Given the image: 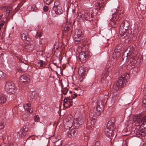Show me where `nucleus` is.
<instances>
[{"label":"nucleus","mask_w":146,"mask_h":146,"mask_svg":"<svg viewBox=\"0 0 146 146\" xmlns=\"http://www.w3.org/2000/svg\"><path fill=\"white\" fill-rule=\"evenodd\" d=\"M128 51L127 53L126 60L127 64L130 65V66H132V68L134 66V64L135 62V60L137 58V52L135 51V48L134 46H129L127 49Z\"/></svg>","instance_id":"obj_1"},{"label":"nucleus","mask_w":146,"mask_h":146,"mask_svg":"<svg viewBox=\"0 0 146 146\" xmlns=\"http://www.w3.org/2000/svg\"><path fill=\"white\" fill-rule=\"evenodd\" d=\"M129 78V75L128 74L122 75L119 80L115 83L113 87V89L117 91L119 89L120 86H124L128 82Z\"/></svg>","instance_id":"obj_2"},{"label":"nucleus","mask_w":146,"mask_h":146,"mask_svg":"<svg viewBox=\"0 0 146 146\" xmlns=\"http://www.w3.org/2000/svg\"><path fill=\"white\" fill-rule=\"evenodd\" d=\"M115 119L114 118H111L108 121L107 125V127L105 131V134L108 137L111 136L113 135V130L114 129Z\"/></svg>","instance_id":"obj_3"},{"label":"nucleus","mask_w":146,"mask_h":146,"mask_svg":"<svg viewBox=\"0 0 146 146\" xmlns=\"http://www.w3.org/2000/svg\"><path fill=\"white\" fill-rule=\"evenodd\" d=\"M78 21H82L85 20L90 21L92 20V15L87 11H82L78 14L77 17Z\"/></svg>","instance_id":"obj_4"},{"label":"nucleus","mask_w":146,"mask_h":146,"mask_svg":"<svg viewBox=\"0 0 146 146\" xmlns=\"http://www.w3.org/2000/svg\"><path fill=\"white\" fill-rule=\"evenodd\" d=\"M129 23L126 21H123L121 24L119 34L123 38L125 37L127 35V31L129 27Z\"/></svg>","instance_id":"obj_5"},{"label":"nucleus","mask_w":146,"mask_h":146,"mask_svg":"<svg viewBox=\"0 0 146 146\" xmlns=\"http://www.w3.org/2000/svg\"><path fill=\"white\" fill-rule=\"evenodd\" d=\"M84 119L81 117L76 118L72 120L73 122L70 121H66V124L68 125L69 128L71 127L72 123H74L77 127H78L80 125H82L84 123Z\"/></svg>","instance_id":"obj_6"},{"label":"nucleus","mask_w":146,"mask_h":146,"mask_svg":"<svg viewBox=\"0 0 146 146\" xmlns=\"http://www.w3.org/2000/svg\"><path fill=\"white\" fill-rule=\"evenodd\" d=\"M5 89L7 92L12 94L14 93L16 91L15 85L12 82H6Z\"/></svg>","instance_id":"obj_7"},{"label":"nucleus","mask_w":146,"mask_h":146,"mask_svg":"<svg viewBox=\"0 0 146 146\" xmlns=\"http://www.w3.org/2000/svg\"><path fill=\"white\" fill-rule=\"evenodd\" d=\"M103 102L104 101L102 98H99L98 100L97 105L96 108V114L98 115H99L104 110Z\"/></svg>","instance_id":"obj_8"},{"label":"nucleus","mask_w":146,"mask_h":146,"mask_svg":"<svg viewBox=\"0 0 146 146\" xmlns=\"http://www.w3.org/2000/svg\"><path fill=\"white\" fill-rule=\"evenodd\" d=\"M114 15L113 17L112 20L110 22L109 24L111 27L113 28H115L117 26L119 23V21L121 19L122 16L120 15V16L118 15H116V17H114Z\"/></svg>","instance_id":"obj_9"},{"label":"nucleus","mask_w":146,"mask_h":146,"mask_svg":"<svg viewBox=\"0 0 146 146\" xmlns=\"http://www.w3.org/2000/svg\"><path fill=\"white\" fill-rule=\"evenodd\" d=\"M20 81L21 83H25V84L28 83L30 82V76L29 75L25 74L20 77Z\"/></svg>","instance_id":"obj_10"},{"label":"nucleus","mask_w":146,"mask_h":146,"mask_svg":"<svg viewBox=\"0 0 146 146\" xmlns=\"http://www.w3.org/2000/svg\"><path fill=\"white\" fill-rule=\"evenodd\" d=\"M111 67L108 68L107 66L106 67L105 70L103 72L102 75L103 76V79L106 78L107 76L111 74Z\"/></svg>","instance_id":"obj_11"},{"label":"nucleus","mask_w":146,"mask_h":146,"mask_svg":"<svg viewBox=\"0 0 146 146\" xmlns=\"http://www.w3.org/2000/svg\"><path fill=\"white\" fill-rule=\"evenodd\" d=\"M78 72L80 76V81L81 82L82 81L86 74V72L84 71L83 67H80L79 69Z\"/></svg>","instance_id":"obj_12"},{"label":"nucleus","mask_w":146,"mask_h":146,"mask_svg":"<svg viewBox=\"0 0 146 146\" xmlns=\"http://www.w3.org/2000/svg\"><path fill=\"white\" fill-rule=\"evenodd\" d=\"M121 47L120 46L117 45L116 46L114 50V52L113 54V57H118L120 55V51H121Z\"/></svg>","instance_id":"obj_13"},{"label":"nucleus","mask_w":146,"mask_h":146,"mask_svg":"<svg viewBox=\"0 0 146 146\" xmlns=\"http://www.w3.org/2000/svg\"><path fill=\"white\" fill-rule=\"evenodd\" d=\"M28 131V127L24 126L18 132L20 136L22 137L25 135Z\"/></svg>","instance_id":"obj_14"},{"label":"nucleus","mask_w":146,"mask_h":146,"mask_svg":"<svg viewBox=\"0 0 146 146\" xmlns=\"http://www.w3.org/2000/svg\"><path fill=\"white\" fill-rule=\"evenodd\" d=\"M52 10L56 14L59 15L62 14L63 12L62 10L61 7L59 6H54L52 8Z\"/></svg>","instance_id":"obj_15"},{"label":"nucleus","mask_w":146,"mask_h":146,"mask_svg":"<svg viewBox=\"0 0 146 146\" xmlns=\"http://www.w3.org/2000/svg\"><path fill=\"white\" fill-rule=\"evenodd\" d=\"M31 105L30 103L25 104L23 105V108L25 110L31 113L33 112V109L31 107Z\"/></svg>","instance_id":"obj_16"},{"label":"nucleus","mask_w":146,"mask_h":146,"mask_svg":"<svg viewBox=\"0 0 146 146\" xmlns=\"http://www.w3.org/2000/svg\"><path fill=\"white\" fill-rule=\"evenodd\" d=\"M86 59L85 57V54L83 52H82L79 53L78 60L81 62H84L85 61Z\"/></svg>","instance_id":"obj_17"},{"label":"nucleus","mask_w":146,"mask_h":146,"mask_svg":"<svg viewBox=\"0 0 146 146\" xmlns=\"http://www.w3.org/2000/svg\"><path fill=\"white\" fill-rule=\"evenodd\" d=\"M78 131L77 130L75 129H72L68 133V135L70 137H75L77 134Z\"/></svg>","instance_id":"obj_18"},{"label":"nucleus","mask_w":146,"mask_h":146,"mask_svg":"<svg viewBox=\"0 0 146 146\" xmlns=\"http://www.w3.org/2000/svg\"><path fill=\"white\" fill-rule=\"evenodd\" d=\"M135 133L138 136H144L145 134V132L143 131L139 130L137 129H136L135 131Z\"/></svg>","instance_id":"obj_19"},{"label":"nucleus","mask_w":146,"mask_h":146,"mask_svg":"<svg viewBox=\"0 0 146 146\" xmlns=\"http://www.w3.org/2000/svg\"><path fill=\"white\" fill-rule=\"evenodd\" d=\"M6 100L5 96L3 94H0V103H3Z\"/></svg>","instance_id":"obj_20"},{"label":"nucleus","mask_w":146,"mask_h":146,"mask_svg":"<svg viewBox=\"0 0 146 146\" xmlns=\"http://www.w3.org/2000/svg\"><path fill=\"white\" fill-rule=\"evenodd\" d=\"M73 38L75 41L79 42L81 40L80 35H77L75 33L73 37Z\"/></svg>","instance_id":"obj_21"},{"label":"nucleus","mask_w":146,"mask_h":146,"mask_svg":"<svg viewBox=\"0 0 146 146\" xmlns=\"http://www.w3.org/2000/svg\"><path fill=\"white\" fill-rule=\"evenodd\" d=\"M140 115H137L134 116L133 117V119L134 122H136V124H137V123L139 124L138 122L140 120Z\"/></svg>","instance_id":"obj_22"},{"label":"nucleus","mask_w":146,"mask_h":146,"mask_svg":"<svg viewBox=\"0 0 146 146\" xmlns=\"http://www.w3.org/2000/svg\"><path fill=\"white\" fill-rule=\"evenodd\" d=\"M70 99L65 98L64 100L63 106L66 107V106H69V102H70Z\"/></svg>","instance_id":"obj_23"},{"label":"nucleus","mask_w":146,"mask_h":146,"mask_svg":"<svg viewBox=\"0 0 146 146\" xmlns=\"http://www.w3.org/2000/svg\"><path fill=\"white\" fill-rule=\"evenodd\" d=\"M38 64L40 65L41 67L44 68L45 66V63L42 60H40L38 62Z\"/></svg>","instance_id":"obj_24"},{"label":"nucleus","mask_w":146,"mask_h":146,"mask_svg":"<svg viewBox=\"0 0 146 146\" xmlns=\"http://www.w3.org/2000/svg\"><path fill=\"white\" fill-rule=\"evenodd\" d=\"M139 124L140 125L142 126V125H143L144 126L143 127L144 128H146V121H139Z\"/></svg>","instance_id":"obj_25"},{"label":"nucleus","mask_w":146,"mask_h":146,"mask_svg":"<svg viewBox=\"0 0 146 146\" xmlns=\"http://www.w3.org/2000/svg\"><path fill=\"white\" fill-rule=\"evenodd\" d=\"M70 25H66L64 27V30L65 32H68V31H70Z\"/></svg>","instance_id":"obj_26"},{"label":"nucleus","mask_w":146,"mask_h":146,"mask_svg":"<svg viewBox=\"0 0 146 146\" xmlns=\"http://www.w3.org/2000/svg\"><path fill=\"white\" fill-rule=\"evenodd\" d=\"M40 120V118L38 115H35V116L34 120L36 122H38Z\"/></svg>","instance_id":"obj_27"},{"label":"nucleus","mask_w":146,"mask_h":146,"mask_svg":"<svg viewBox=\"0 0 146 146\" xmlns=\"http://www.w3.org/2000/svg\"><path fill=\"white\" fill-rule=\"evenodd\" d=\"M68 91L67 88H64L62 90V92L64 94L66 95Z\"/></svg>","instance_id":"obj_28"},{"label":"nucleus","mask_w":146,"mask_h":146,"mask_svg":"<svg viewBox=\"0 0 146 146\" xmlns=\"http://www.w3.org/2000/svg\"><path fill=\"white\" fill-rule=\"evenodd\" d=\"M21 38L23 40H27L26 39L27 37V36L24 34H23L21 35Z\"/></svg>","instance_id":"obj_29"},{"label":"nucleus","mask_w":146,"mask_h":146,"mask_svg":"<svg viewBox=\"0 0 146 146\" xmlns=\"http://www.w3.org/2000/svg\"><path fill=\"white\" fill-rule=\"evenodd\" d=\"M146 121V116H144L143 117H142L141 118H140V120H139V121H141L143 122V121Z\"/></svg>","instance_id":"obj_30"},{"label":"nucleus","mask_w":146,"mask_h":146,"mask_svg":"<svg viewBox=\"0 0 146 146\" xmlns=\"http://www.w3.org/2000/svg\"><path fill=\"white\" fill-rule=\"evenodd\" d=\"M5 76V74H4L3 72L0 71V78H4Z\"/></svg>","instance_id":"obj_31"},{"label":"nucleus","mask_w":146,"mask_h":146,"mask_svg":"<svg viewBox=\"0 0 146 146\" xmlns=\"http://www.w3.org/2000/svg\"><path fill=\"white\" fill-rule=\"evenodd\" d=\"M5 21H2L0 23V31H1L2 27L3 26L4 23Z\"/></svg>","instance_id":"obj_32"},{"label":"nucleus","mask_w":146,"mask_h":146,"mask_svg":"<svg viewBox=\"0 0 146 146\" xmlns=\"http://www.w3.org/2000/svg\"><path fill=\"white\" fill-rule=\"evenodd\" d=\"M23 118L25 120H26L28 119V114H24L23 115Z\"/></svg>","instance_id":"obj_33"},{"label":"nucleus","mask_w":146,"mask_h":146,"mask_svg":"<svg viewBox=\"0 0 146 146\" xmlns=\"http://www.w3.org/2000/svg\"><path fill=\"white\" fill-rule=\"evenodd\" d=\"M70 102H69V106H68V105L66 106V108H68L70 107L72 105V99H70Z\"/></svg>","instance_id":"obj_34"},{"label":"nucleus","mask_w":146,"mask_h":146,"mask_svg":"<svg viewBox=\"0 0 146 146\" xmlns=\"http://www.w3.org/2000/svg\"><path fill=\"white\" fill-rule=\"evenodd\" d=\"M12 111L13 113L15 114L17 113V107L14 108L13 110Z\"/></svg>","instance_id":"obj_35"},{"label":"nucleus","mask_w":146,"mask_h":146,"mask_svg":"<svg viewBox=\"0 0 146 146\" xmlns=\"http://www.w3.org/2000/svg\"><path fill=\"white\" fill-rule=\"evenodd\" d=\"M100 143L98 141H96L93 146H100Z\"/></svg>","instance_id":"obj_36"},{"label":"nucleus","mask_w":146,"mask_h":146,"mask_svg":"<svg viewBox=\"0 0 146 146\" xmlns=\"http://www.w3.org/2000/svg\"><path fill=\"white\" fill-rule=\"evenodd\" d=\"M48 6H45L43 7V10L45 12H46L48 11Z\"/></svg>","instance_id":"obj_37"},{"label":"nucleus","mask_w":146,"mask_h":146,"mask_svg":"<svg viewBox=\"0 0 146 146\" xmlns=\"http://www.w3.org/2000/svg\"><path fill=\"white\" fill-rule=\"evenodd\" d=\"M51 1V0H44V2L47 5L49 4Z\"/></svg>","instance_id":"obj_38"},{"label":"nucleus","mask_w":146,"mask_h":146,"mask_svg":"<svg viewBox=\"0 0 146 146\" xmlns=\"http://www.w3.org/2000/svg\"><path fill=\"white\" fill-rule=\"evenodd\" d=\"M4 124L3 123L1 122L0 123V129H3L4 126Z\"/></svg>","instance_id":"obj_39"},{"label":"nucleus","mask_w":146,"mask_h":146,"mask_svg":"<svg viewBox=\"0 0 146 146\" xmlns=\"http://www.w3.org/2000/svg\"><path fill=\"white\" fill-rule=\"evenodd\" d=\"M41 33H40L39 34H38V32H37L36 37L37 38L38 37H41Z\"/></svg>","instance_id":"obj_40"},{"label":"nucleus","mask_w":146,"mask_h":146,"mask_svg":"<svg viewBox=\"0 0 146 146\" xmlns=\"http://www.w3.org/2000/svg\"><path fill=\"white\" fill-rule=\"evenodd\" d=\"M77 96V95L75 94H74L73 96H72V98L73 99H74Z\"/></svg>","instance_id":"obj_41"},{"label":"nucleus","mask_w":146,"mask_h":146,"mask_svg":"<svg viewBox=\"0 0 146 146\" xmlns=\"http://www.w3.org/2000/svg\"><path fill=\"white\" fill-rule=\"evenodd\" d=\"M25 69H23L25 71V70H27V68L28 67V66L27 65H25Z\"/></svg>","instance_id":"obj_42"},{"label":"nucleus","mask_w":146,"mask_h":146,"mask_svg":"<svg viewBox=\"0 0 146 146\" xmlns=\"http://www.w3.org/2000/svg\"><path fill=\"white\" fill-rule=\"evenodd\" d=\"M83 47L84 46H80L79 47H78V48H79V49H80L81 48V50H82V49L83 48Z\"/></svg>","instance_id":"obj_43"},{"label":"nucleus","mask_w":146,"mask_h":146,"mask_svg":"<svg viewBox=\"0 0 146 146\" xmlns=\"http://www.w3.org/2000/svg\"><path fill=\"white\" fill-rule=\"evenodd\" d=\"M85 137V138H84V139H85V141H87L88 139H89V137H87V139H86L85 137Z\"/></svg>","instance_id":"obj_44"},{"label":"nucleus","mask_w":146,"mask_h":146,"mask_svg":"<svg viewBox=\"0 0 146 146\" xmlns=\"http://www.w3.org/2000/svg\"><path fill=\"white\" fill-rule=\"evenodd\" d=\"M75 9H73L72 10V13L73 14H74V13H75Z\"/></svg>","instance_id":"obj_45"},{"label":"nucleus","mask_w":146,"mask_h":146,"mask_svg":"<svg viewBox=\"0 0 146 146\" xmlns=\"http://www.w3.org/2000/svg\"><path fill=\"white\" fill-rule=\"evenodd\" d=\"M6 11L8 13V15H9V13H10V11H9V10H6Z\"/></svg>","instance_id":"obj_46"},{"label":"nucleus","mask_w":146,"mask_h":146,"mask_svg":"<svg viewBox=\"0 0 146 146\" xmlns=\"http://www.w3.org/2000/svg\"><path fill=\"white\" fill-rule=\"evenodd\" d=\"M13 2H14V1H17V0H11Z\"/></svg>","instance_id":"obj_47"},{"label":"nucleus","mask_w":146,"mask_h":146,"mask_svg":"<svg viewBox=\"0 0 146 146\" xmlns=\"http://www.w3.org/2000/svg\"><path fill=\"white\" fill-rule=\"evenodd\" d=\"M69 92L70 93H71L72 92L71 91H69Z\"/></svg>","instance_id":"obj_48"},{"label":"nucleus","mask_w":146,"mask_h":146,"mask_svg":"<svg viewBox=\"0 0 146 146\" xmlns=\"http://www.w3.org/2000/svg\"><path fill=\"white\" fill-rule=\"evenodd\" d=\"M90 114V116L92 117V115H91V114Z\"/></svg>","instance_id":"obj_49"},{"label":"nucleus","mask_w":146,"mask_h":146,"mask_svg":"<svg viewBox=\"0 0 146 146\" xmlns=\"http://www.w3.org/2000/svg\"><path fill=\"white\" fill-rule=\"evenodd\" d=\"M1 17H0V19H1Z\"/></svg>","instance_id":"obj_50"}]
</instances>
